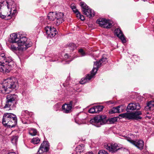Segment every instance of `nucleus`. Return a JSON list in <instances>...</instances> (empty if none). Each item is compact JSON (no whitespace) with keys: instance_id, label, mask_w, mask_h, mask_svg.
Listing matches in <instances>:
<instances>
[{"instance_id":"49530a36","label":"nucleus","mask_w":154,"mask_h":154,"mask_svg":"<svg viewBox=\"0 0 154 154\" xmlns=\"http://www.w3.org/2000/svg\"><path fill=\"white\" fill-rule=\"evenodd\" d=\"M142 0L143 1L145 2L147 0Z\"/></svg>"},{"instance_id":"f03ea898","label":"nucleus","mask_w":154,"mask_h":154,"mask_svg":"<svg viewBox=\"0 0 154 154\" xmlns=\"http://www.w3.org/2000/svg\"><path fill=\"white\" fill-rule=\"evenodd\" d=\"M14 64L12 58L5 53H0V71L3 73L9 72Z\"/></svg>"},{"instance_id":"aec40b11","label":"nucleus","mask_w":154,"mask_h":154,"mask_svg":"<svg viewBox=\"0 0 154 154\" xmlns=\"http://www.w3.org/2000/svg\"><path fill=\"white\" fill-rule=\"evenodd\" d=\"M71 8L72 10L73 11L75 14L76 17L80 19L82 21H83L85 20V19L84 16L81 14L78 10L76 9L75 6L74 5H71Z\"/></svg>"},{"instance_id":"473e14b6","label":"nucleus","mask_w":154,"mask_h":154,"mask_svg":"<svg viewBox=\"0 0 154 154\" xmlns=\"http://www.w3.org/2000/svg\"><path fill=\"white\" fill-rule=\"evenodd\" d=\"M64 59L65 60L66 63H69V62L72 60V59L69 57L67 54H66L64 55Z\"/></svg>"},{"instance_id":"393cba45","label":"nucleus","mask_w":154,"mask_h":154,"mask_svg":"<svg viewBox=\"0 0 154 154\" xmlns=\"http://www.w3.org/2000/svg\"><path fill=\"white\" fill-rule=\"evenodd\" d=\"M56 13L54 12H50L48 14V17L50 20H55Z\"/></svg>"},{"instance_id":"39448f33","label":"nucleus","mask_w":154,"mask_h":154,"mask_svg":"<svg viewBox=\"0 0 154 154\" xmlns=\"http://www.w3.org/2000/svg\"><path fill=\"white\" fill-rule=\"evenodd\" d=\"M18 100V96L15 94H9L6 96V103L4 108L6 110L12 109L15 107V104Z\"/></svg>"},{"instance_id":"7ed1b4c3","label":"nucleus","mask_w":154,"mask_h":154,"mask_svg":"<svg viewBox=\"0 0 154 154\" xmlns=\"http://www.w3.org/2000/svg\"><path fill=\"white\" fill-rule=\"evenodd\" d=\"M3 124L9 128L15 126L17 123L16 116L13 113H6L3 115L2 120Z\"/></svg>"},{"instance_id":"2eb2a0df","label":"nucleus","mask_w":154,"mask_h":154,"mask_svg":"<svg viewBox=\"0 0 154 154\" xmlns=\"http://www.w3.org/2000/svg\"><path fill=\"white\" fill-rule=\"evenodd\" d=\"M107 60V58L104 57H103L101 58L99 61H96L94 62V66L92 70V72H94V71L97 73V71L100 67V65L103 63L106 62Z\"/></svg>"},{"instance_id":"1a4fd4ad","label":"nucleus","mask_w":154,"mask_h":154,"mask_svg":"<svg viewBox=\"0 0 154 154\" xmlns=\"http://www.w3.org/2000/svg\"><path fill=\"white\" fill-rule=\"evenodd\" d=\"M126 140L128 141L135 146L140 150H141L143 149L144 142L143 140L138 139L133 140L129 137H127Z\"/></svg>"},{"instance_id":"f3484780","label":"nucleus","mask_w":154,"mask_h":154,"mask_svg":"<svg viewBox=\"0 0 154 154\" xmlns=\"http://www.w3.org/2000/svg\"><path fill=\"white\" fill-rule=\"evenodd\" d=\"M115 35H116L121 40L123 43H126V40L123 34L122 31L119 28L116 29L114 31Z\"/></svg>"},{"instance_id":"6e6552de","label":"nucleus","mask_w":154,"mask_h":154,"mask_svg":"<svg viewBox=\"0 0 154 154\" xmlns=\"http://www.w3.org/2000/svg\"><path fill=\"white\" fill-rule=\"evenodd\" d=\"M96 23L100 26L106 29L110 28L112 26V22L109 20H107L104 18L98 19Z\"/></svg>"},{"instance_id":"0eeeda50","label":"nucleus","mask_w":154,"mask_h":154,"mask_svg":"<svg viewBox=\"0 0 154 154\" xmlns=\"http://www.w3.org/2000/svg\"><path fill=\"white\" fill-rule=\"evenodd\" d=\"M81 6L83 14L89 18L93 17L95 15L94 11L89 7L84 2L81 3Z\"/></svg>"},{"instance_id":"f257e3e1","label":"nucleus","mask_w":154,"mask_h":154,"mask_svg":"<svg viewBox=\"0 0 154 154\" xmlns=\"http://www.w3.org/2000/svg\"><path fill=\"white\" fill-rule=\"evenodd\" d=\"M9 41L12 43H17L20 49H26L31 47L32 43L29 39H27L24 35L19 33L18 35L14 33L10 35Z\"/></svg>"},{"instance_id":"20e7f679","label":"nucleus","mask_w":154,"mask_h":154,"mask_svg":"<svg viewBox=\"0 0 154 154\" xmlns=\"http://www.w3.org/2000/svg\"><path fill=\"white\" fill-rule=\"evenodd\" d=\"M16 86V83L11 79L5 80L2 83L0 84V91L7 94L10 93Z\"/></svg>"},{"instance_id":"4be33fe9","label":"nucleus","mask_w":154,"mask_h":154,"mask_svg":"<svg viewBox=\"0 0 154 154\" xmlns=\"http://www.w3.org/2000/svg\"><path fill=\"white\" fill-rule=\"evenodd\" d=\"M134 119L137 120L141 119L142 117L140 116L142 115V112L140 111H137L135 112H133Z\"/></svg>"},{"instance_id":"37998d69","label":"nucleus","mask_w":154,"mask_h":154,"mask_svg":"<svg viewBox=\"0 0 154 154\" xmlns=\"http://www.w3.org/2000/svg\"><path fill=\"white\" fill-rule=\"evenodd\" d=\"M8 154H16L14 152H10L8 153Z\"/></svg>"},{"instance_id":"e433bc0d","label":"nucleus","mask_w":154,"mask_h":154,"mask_svg":"<svg viewBox=\"0 0 154 154\" xmlns=\"http://www.w3.org/2000/svg\"><path fill=\"white\" fill-rule=\"evenodd\" d=\"M32 132L30 133V134L32 136H34L36 135L37 133V130L36 129H32Z\"/></svg>"},{"instance_id":"2f4dec72","label":"nucleus","mask_w":154,"mask_h":154,"mask_svg":"<svg viewBox=\"0 0 154 154\" xmlns=\"http://www.w3.org/2000/svg\"><path fill=\"white\" fill-rule=\"evenodd\" d=\"M126 119H134L133 113L126 112Z\"/></svg>"},{"instance_id":"79ce46f5","label":"nucleus","mask_w":154,"mask_h":154,"mask_svg":"<svg viewBox=\"0 0 154 154\" xmlns=\"http://www.w3.org/2000/svg\"><path fill=\"white\" fill-rule=\"evenodd\" d=\"M75 122L77 123V124H78L79 125H80V124H81V123H80V122H77V120H76V119H75Z\"/></svg>"},{"instance_id":"58836bf2","label":"nucleus","mask_w":154,"mask_h":154,"mask_svg":"<svg viewBox=\"0 0 154 154\" xmlns=\"http://www.w3.org/2000/svg\"><path fill=\"white\" fill-rule=\"evenodd\" d=\"M119 116L122 118L126 119V112L123 114H120L119 115Z\"/></svg>"},{"instance_id":"c9c22d12","label":"nucleus","mask_w":154,"mask_h":154,"mask_svg":"<svg viewBox=\"0 0 154 154\" xmlns=\"http://www.w3.org/2000/svg\"><path fill=\"white\" fill-rule=\"evenodd\" d=\"M88 112L91 113H95V106L92 108H91L88 110Z\"/></svg>"},{"instance_id":"412c9836","label":"nucleus","mask_w":154,"mask_h":154,"mask_svg":"<svg viewBox=\"0 0 154 154\" xmlns=\"http://www.w3.org/2000/svg\"><path fill=\"white\" fill-rule=\"evenodd\" d=\"M123 106L122 105L119 106L117 107L112 108L109 111L110 114H112L115 113H120L121 112H123Z\"/></svg>"},{"instance_id":"6ab92c4d","label":"nucleus","mask_w":154,"mask_h":154,"mask_svg":"<svg viewBox=\"0 0 154 154\" xmlns=\"http://www.w3.org/2000/svg\"><path fill=\"white\" fill-rule=\"evenodd\" d=\"M55 23L57 25H58L63 21V14L62 12L56 13Z\"/></svg>"},{"instance_id":"dca6fc26","label":"nucleus","mask_w":154,"mask_h":154,"mask_svg":"<svg viewBox=\"0 0 154 154\" xmlns=\"http://www.w3.org/2000/svg\"><path fill=\"white\" fill-rule=\"evenodd\" d=\"M141 108L140 104L138 103H130L127 106V111L135 110H139Z\"/></svg>"},{"instance_id":"bb28decb","label":"nucleus","mask_w":154,"mask_h":154,"mask_svg":"<svg viewBox=\"0 0 154 154\" xmlns=\"http://www.w3.org/2000/svg\"><path fill=\"white\" fill-rule=\"evenodd\" d=\"M95 113H98L101 111L103 108V107L101 106H95Z\"/></svg>"},{"instance_id":"cd10ccee","label":"nucleus","mask_w":154,"mask_h":154,"mask_svg":"<svg viewBox=\"0 0 154 154\" xmlns=\"http://www.w3.org/2000/svg\"><path fill=\"white\" fill-rule=\"evenodd\" d=\"M20 46L18 45V47H16L14 45H11V46L10 47V49L13 51H16L17 50H25L26 49H19V48Z\"/></svg>"},{"instance_id":"9b49d317","label":"nucleus","mask_w":154,"mask_h":154,"mask_svg":"<svg viewBox=\"0 0 154 154\" xmlns=\"http://www.w3.org/2000/svg\"><path fill=\"white\" fill-rule=\"evenodd\" d=\"M49 144L48 141H44L38 149L37 154H42L44 152H47L49 151Z\"/></svg>"},{"instance_id":"09e8293b","label":"nucleus","mask_w":154,"mask_h":154,"mask_svg":"<svg viewBox=\"0 0 154 154\" xmlns=\"http://www.w3.org/2000/svg\"><path fill=\"white\" fill-rule=\"evenodd\" d=\"M59 144H61V143H59Z\"/></svg>"},{"instance_id":"72a5a7b5","label":"nucleus","mask_w":154,"mask_h":154,"mask_svg":"<svg viewBox=\"0 0 154 154\" xmlns=\"http://www.w3.org/2000/svg\"><path fill=\"white\" fill-rule=\"evenodd\" d=\"M118 118V117H113L109 119V122L110 123L113 124L117 121V119Z\"/></svg>"},{"instance_id":"a878e982","label":"nucleus","mask_w":154,"mask_h":154,"mask_svg":"<svg viewBox=\"0 0 154 154\" xmlns=\"http://www.w3.org/2000/svg\"><path fill=\"white\" fill-rule=\"evenodd\" d=\"M12 5H11V10L9 12V13H10V14L11 13V16L9 17V18L7 19V20L8 19H10L12 18V17L14 16L17 12V10L16 9H14V7H12Z\"/></svg>"},{"instance_id":"c85d7f7f","label":"nucleus","mask_w":154,"mask_h":154,"mask_svg":"<svg viewBox=\"0 0 154 154\" xmlns=\"http://www.w3.org/2000/svg\"><path fill=\"white\" fill-rule=\"evenodd\" d=\"M40 140L38 137H34L32 139L31 142L34 144H37L39 143Z\"/></svg>"},{"instance_id":"ea45409f","label":"nucleus","mask_w":154,"mask_h":154,"mask_svg":"<svg viewBox=\"0 0 154 154\" xmlns=\"http://www.w3.org/2000/svg\"><path fill=\"white\" fill-rule=\"evenodd\" d=\"M143 154H152L149 153L146 149H144L143 151Z\"/></svg>"},{"instance_id":"4468645a","label":"nucleus","mask_w":154,"mask_h":154,"mask_svg":"<svg viewBox=\"0 0 154 154\" xmlns=\"http://www.w3.org/2000/svg\"><path fill=\"white\" fill-rule=\"evenodd\" d=\"M45 30L48 35L51 38L54 37L58 33L56 29L51 26L46 27Z\"/></svg>"},{"instance_id":"f8f14e48","label":"nucleus","mask_w":154,"mask_h":154,"mask_svg":"<svg viewBox=\"0 0 154 154\" xmlns=\"http://www.w3.org/2000/svg\"><path fill=\"white\" fill-rule=\"evenodd\" d=\"M76 103L75 100L70 101L68 104L65 103L63 105L62 107V110L64 112L67 113L70 112L73 106H74Z\"/></svg>"},{"instance_id":"5701e85b","label":"nucleus","mask_w":154,"mask_h":154,"mask_svg":"<svg viewBox=\"0 0 154 154\" xmlns=\"http://www.w3.org/2000/svg\"><path fill=\"white\" fill-rule=\"evenodd\" d=\"M145 109L146 110H152L154 109V103L151 101L147 103V106H145Z\"/></svg>"},{"instance_id":"ddd939ff","label":"nucleus","mask_w":154,"mask_h":154,"mask_svg":"<svg viewBox=\"0 0 154 154\" xmlns=\"http://www.w3.org/2000/svg\"><path fill=\"white\" fill-rule=\"evenodd\" d=\"M32 113L29 112L27 110H24L22 111L20 118L22 123L23 124L27 123L26 120L29 117H31Z\"/></svg>"},{"instance_id":"a19ab883","label":"nucleus","mask_w":154,"mask_h":154,"mask_svg":"<svg viewBox=\"0 0 154 154\" xmlns=\"http://www.w3.org/2000/svg\"><path fill=\"white\" fill-rule=\"evenodd\" d=\"M57 56H55L54 57H53L52 58V59L50 60V61H55L56 60H57Z\"/></svg>"},{"instance_id":"a18cd8bd","label":"nucleus","mask_w":154,"mask_h":154,"mask_svg":"<svg viewBox=\"0 0 154 154\" xmlns=\"http://www.w3.org/2000/svg\"><path fill=\"white\" fill-rule=\"evenodd\" d=\"M146 118H148L149 119H151V117L150 116H146Z\"/></svg>"},{"instance_id":"a211bd4d","label":"nucleus","mask_w":154,"mask_h":154,"mask_svg":"<svg viewBox=\"0 0 154 154\" xmlns=\"http://www.w3.org/2000/svg\"><path fill=\"white\" fill-rule=\"evenodd\" d=\"M96 73L95 71L92 72V71H91V74H87L86 77L85 78H82L81 79L80 82V83L81 84H84L87 82L89 81L94 76Z\"/></svg>"},{"instance_id":"f704fd0d","label":"nucleus","mask_w":154,"mask_h":154,"mask_svg":"<svg viewBox=\"0 0 154 154\" xmlns=\"http://www.w3.org/2000/svg\"><path fill=\"white\" fill-rule=\"evenodd\" d=\"M79 52L80 54L81 57L85 56L86 55L85 52L82 48L79 49Z\"/></svg>"},{"instance_id":"7c9ffc66","label":"nucleus","mask_w":154,"mask_h":154,"mask_svg":"<svg viewBox=\"0 0 154 154\" xmlns=\"http://www.w3.org/2000/svg\"><path fill=\"white\" fill-rule=\"evenodd\" d=\"M67 47L70 50L72 51H73V50L77 48V46H76L73 43H69Z\"/></svg>"},{"instance_id":"423d86ee","label":"nucleus","mask_w":154,"mask_h":154,"mask_svg":"<svg viewBox=\"0 0 154 154\" xmlns=\"http://www.w3.org/2000/svg\"><path fill=\"white\" fill-rule=\"evenodd\" d=\"M106 117L105 115H98L91 119L90 123L97 127H100L101 125H104L106 122Z\"/></svg>"},{"instance_id":"c03bdc74","label":"nucleus","mask_w":154,"mask_h":154,"mask_svg":"<svg viewBox=\"0 0 154 154\" xmlns=\"http://www.w3.org/2000/svg\"><path fill=\"white\" fill-rule=\"evenodd\" d=\"M85 154H93V153L92 152H89Z\"/></svg>"},{"instance_id":"c756f323","label":"nucleus","mask_w":154,"mask_h":154,"mask_svg":"<svg viewBox=\"0 0 154 154\" xmlns=\"http://www.w3.org/2000/svg\"><path fill=\"white\" fill-rule=\"evenodd\" d=\"M18 137L17 136H13L11 139L12 143L14 144H16L17 142Z\"/></svg>"},{"instance_id":"b1692460","label":"nucleus","mask_w":154,"mask_h":154,"mask_svg":"<svg viewBox=\"0 0 154 154\" xmlns=\"http://www.w3.org/2000/svg\"><path fill=\"white\" fill-rule=\"evenodd\" d=\"M84 145L82 144L81 145H79L76 148V152L75 154H80L81 153L84 152Z\"/></svg>"},{"instance_id":"4c0bfd02","label":"nucleus","mask_w":154,"mask_h":154,"mask_svg":"<svg viewBox=\"0 0 154 154\" xmlns=\"http://www.w3.org/2000/svg\"><path fill=\"white\" fill-rule=\"evenodd\" d=\"M11 2L12 3H14L13 1H12L11 0H9L8 1H7L6 2L7 4V7L8 9L9 8V6L11 5Z\"/></svg>"},{"instance_id":"de8ad7c7","label":"nucleus","mask_w":154,"mask_h":154,"mask_svg":"<svg viewBox=\"0 0 154 154\" xmlns=\"http://www.w3.org/2000/svg\"><path fill=\"white\" fill-rule=\"evenodd\" d=\"M84 119H85V118H84ZM82 119H83V118H82Z\"/></svg>"},{"instance_id":"9d476101","label":"nucleus","mask_w":154,"mask_h":154,"mask_svg":"<svg viewBox=\"0 0 154 154\" xmlns=\"http://www.w3.org/2000/svg\"><path fill=\"white\" fill-rule=\"evenodd\" d=\"M104 148L108 150L110 152H115L120 149L117 143H105L104 144Z\"/></svg>"}]
</instances>
